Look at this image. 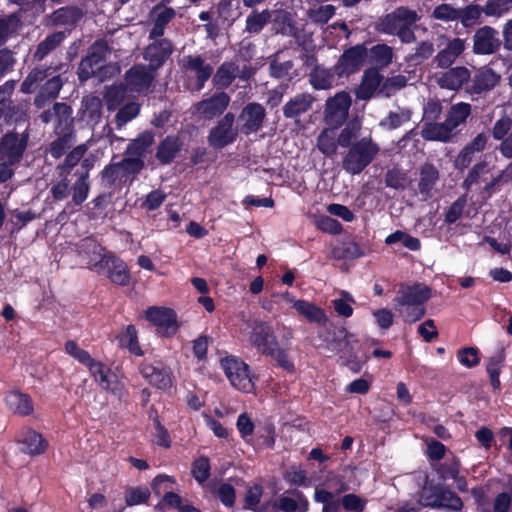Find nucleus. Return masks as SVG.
<instances>
[{
    "mask_svg": "<svg viewBox=\"0 0 512 512\" xmlns=\"http://www.w3.org/2000/svg\"><path fill=\"white\" fill-rule=\"evenodd\" d=\"M348 148L342 159V168L350 175L362 173L378 155L379 145L371 137H363Z\"/></svg>",
    "mask_w": 512,
    "mask_h": 512,
    "instance_id": "nucleus-1",
    "label": "nucleus"
},
{
    "mask_svg": "<svg viewBox=\"0 0 512 512\" xmlns=\"http://www.w3.org/2000/svg\"><path fill=\"white\" fill-rule=\"evenodd\" d=\"M221 367L234 388L245 393L254 392L256 378L248 364L237 357L227 356L221 360Z\"/></svg>",
    "mask_w": 512,
    "mask_h": 512,
    "instance_id": "nucleus-2",
    "label": "nucleus"
},
{
    "mask_svg": "<svg viewBox=\"0 0 512 512\" xmlns=\"http://www.w3.org/2000/svg\"><path fill=\"white\" fill-rule=\"evenodd\" d=\"M109 50L105 40H96L89 48L88 54L82 58L78 66V79L81 83L86 82L93 76H102L103 71L107 68L103 65L106 54Z\"/></svg>",
    "mask_w": 512,
    "mask_h": 512,
    "instance_id": "nucleus-3",
    "label": "nucleus"
},
{
    "mask_svg": "<svg viewBox=\"0 0 512 512\" xmlns=\"http://www.w3.org/2000/svg\"><path fill=\"white\" fill-rule=\"evenodd\" d=\"M76 252L85 267L97 273L107 270V263L114 254L90 237L76 244Z\"/></svg>",
    "mask_w": 512,
    "mask_h": 512,
    "instance_id": "nucleus-4",
    "label": "nucleus"
},
{
    "mask_svg": "<svg viewBox=\"0 0 512 512\" xmlns=\"http://www.w3.org/2000/svg\"><path fill=\"white\" fill-rule=\"evenodd\" d=\"M250 331H243L249 343L261 354L274 355L278 341L271 325L267 322L253 320L247 322Z\"/></svg>",
    "mask_w": 512,
    "mask_h": 512,
    "instance_id": "nucleus-5",
    "label": "nucleus"
},
{
    "mask_svg": "<svg viewBox=\"0 0 512 512\" xmlns=\"http://www.w3.org/2000/svg\"><path fill=\"white\" fill-rule=\"evenodd\" d=\"M352 104L351 96L346 91L337 92L328 97L324 108V122L330 130L339 129L348 119Z\"/></svg>",
    "mask_w": 512,
    "mask_h": 512,
    "instance_id": "nucleus-6",
    "label": "nucleus"
},
{
    "mask_svg": "<svg viewBox=\"0 0 512 512\" xmlns=\"http://www.w3.org/2000/svg\"><path fill=\"white\" fill-rule=\"evenodd\" d=\"M239 135V129L235 126V114L227 112L209 130L207 141L210 147L216 150L233 144Z\"/></svg>",
    "mask_w": 512,
    "mask_h": 512,
    "instance_id": "nucleus-7",
    "label": "nucleus"
},
{
    "mask_svg": "<svg viewBox=\"0 0 512 512\" xmlns=\"http://www.w3.org/2000/svg\"><path fill=\"white\" fill-rule=\"evenodd\" d=\"M367 43H359L343 50L336 64L339 78H349L358 73L367 63Z\"/></svg>",
    "mask_w": 512,
    "mask_h": 512,
    "instance_id": "nucleus-8",
    "label": "nucleus"
},
{
    "mask_svg": "<svg viewBox=\"0 0 512 512\" xmlns=\"http://www.w3.org/2000/svg\"><path fill=\"white\" fill-rule=\"evenodd\" d=\"M29 141L27 131L21 135L15 130L8 131L0 138V160L19 164L24 156Z\"/></svg>",
    "mask_w": 512,
    "mask_h": 512,
    "instance_id": "nucleus-9",
    "label": "nucleus"
},
{
    "mask_svg": "<svg viewBox=\"0 0 512 512\" xmlns=\"http://www.w3.org/2000/svg\"><path fill=\"white\" fill-rule=\"evenodd\" d=\"M419 19L420 16L415 10L400 6L383 16L377 23L376 29L387 35H395L403 24H415Z\"/></svg>",
    "mask_w": 512,
    "mask_h": 512,
    "instance_id": "nucleus-10",
    "label": "nucleus"
},
{
    "mask_svg": "<svg viewBox=\"0 0 512 512\" xmlns=\"http://www.w3.org/2000/svg\"><path fill=\"white\" fill-rule=\"evenodd\" d=\"M472 41V52L476 55H492L496 53L501 46L498 31L489 25H484L476 29Z\"/></svg>",
    "mask_w": 512,
    "mask_h": 512,
    "instance_id": "nucleus-11",
    "label": "nucleus"
},
{
    "mask_svg": "<svg viewBox=\"0 0 512 512\" xmlns=\"http://www.w3.org/2000/svg\"><path fill=\"white\" fill-rule=\"evenodd\" d=\"M439 179V170L432 163L425 162L420 166L416 188H414L420 200L427 201L434 196Z\"/></svg>",
    "mask_w": 512,
    "mask_h": 512,
    "instance_id": "nucleus-12",
    "label": "nucleus"
},
{
    "mask_svg": "<svg viewBox=\"0 0 512 512\" xmlns=\"http://www.w3.org/2000/svg\"><path fill=\"white\" fill-rule=\"evenodd\" d=\"M230 96L224 92H215L210 97L202 99L194 104L196 113L205 120L220 117L230 104Z\"/></svg>",
    "mask_w": 512,
    "mask_h": 512,
    "instance_id": "nucleus-13",
    "label": "nucleus"
},
{
    "mask_svg": "<svg viewBox=\"0 0 512 512\" xmlns=\"http://www.w3.org/2000/svg\"><path fill=\"white\" fill-rule=\"evenodd\" d=\"M156 74L148 65L135 64L125 72L124 79L130 91L142 93L152 86Z\"/></svg>",
    "mask_w": 512,
    "mask_h": 512,
    "instance_id": "nucleus-14",
    "label": "nucleus"
},
{
    "mask_svg": "<svg viewBox=\"0 0 512 512\" xmlns=\"http://www.w3.org/2000/svg\"><path fill=\"white\" fill-rule=\"evenodd\" d=\"M174 50L170 39L161 38L150 43L144 50L143 58L152 71H158L170 58Z\"/></svg>",
    "mask_w": 512,
    "mask_h": 512,
    "instance_id": "nucleus-15",
    "label": "nucleus"
},
{
    "mask_svg": "<svg viewBox=\"0 0 512 512\" xmlns=\"http://www.w3.org/2000/svg\"><path fill=\"white\" fill-rule=\"evenodd\" d=\"M431 289L422 284L416 283L413 285L401 284L396 297L394 298V305H424L431 298Z\"/></svg>",
    "mask_w": 512,
    "mask_h": 512,
    "instance_id": "nucleus-16",
    "label": "nucleus"
},
{
    "mask_svg": "<svg viewBox=\"0 0 512 512\" xmlns=\"http://www.w3.org/2000/svg\"><path fill=\"white\" fill-rule=\"evenodd\" d=\"M149 322L154 324L164 336L176 333L178 329L177 317L172 309L165 307H150L145 312Z\"/></svg>",
    "mask_w": 512,
    "mask_h": 512,
    "instance_id": "nucleus-17",
    "label": "nucleus"
},
{
    "mask_svg": "<svg viewBox=\"0 0 512 512\" xmlns=\"http://www.w3.org/2000/svg\"><path fill=\"white\" fill-rule=\"evenodd\" d=\"M466 50V40L459 37L447 38L446 45L433 58L437 68L448 69Z\"/></svg>",
    "mask_w": 512,
    "mask_h": 512,
    "instance_id": "nucleus-18",
    "label": "nucleus"
},
{
    "mask_svg": "<svg viewBox=\"0 0 512 512\" xmlns=\"http://www.w3.org/2000/svg\"><path fill=\"white\" fill-rule=\"evenodd\" d=\"M266 118L265 108L258 102H250L243 107L239 119L243 122L241 131L245 135L258 132Z\"/></svg>",
    "mask_w": 512,
    "mask_h": 512,
    "instance_id": "nucleus-19",
    "label": "nucleus"
},
{
    "mask_svg": "<svg viewBox=\"0 0 512 512\" xmlns=\"http://www.w3.org/2000/svg\"><path fill=\"white\" fill-rule=\"evenodd\" d=\"M91 376L98 385L115 395L121 396L124 391V384L118 379L110 368L106 367L102 362L96 361L89 368Z\"/></svg>",
    "mask_w": 512,
    "mask_h": 512,
    "instance_id": "nucleus-20",
    "label": "nucleus"
},
{
    "mask_svg": "<svg viewBox=\"0 0 512 512\" xmlns=\"http://www.w3.org/2000/svg\"><path fill=\"white\" fill-rule=\"evenodd\" d=\"M341 79L338 76L336 64L326 67L316 63L308 74L309 83L315 90H329L337 86Z\"/></svg>",
    "mask_w": 512,
    "mask_h": 512,
    "instance_id": "nucleus-21",
    "label": "nucleus"
},
{
    "mask_svg": "<svg viewBox=\"0 0 512 512\" xmlns=\"http://www.w3.org/2000/svg\"><path fill=\"white\" fill-rule=\"evenodd\" d=\"M184 142L178 135H167L156 147L154 158L159 166H167L174 162L183 148Z\"/></svg>",
    "mask_w": 512,
    "mask_h": 512,
    "instance_id": "nucleus-22",
    "label": "nucleus"
},
{
    "mask_svg": "<svg viewBox=\"0 0 512 512\" xmlns=\"http://www.w3.org/2000/svg\"><path fill=\"white\" fill-rule=\"evenodd\" d=\"M491 135L495 140L502 141L499 147L501 154L505 158H512V110L496 120Z\"/></svg>",
    "mask_w": 512,
    "mask_h": 512,
    "instance_id": "nucleus-23",
    "label": "nucleus"
},
{
    "mask_svg": "<svg viewBox=\"0 0 512 512\" xmlns=\"http://www.w3.org/2000/svg\"><path fill=\"white\" fill-rule=\"evenodd\" d=\"M62 64L55 66L37 65L22 81L20 91L24 94H32L54 73L60 71Z\"/></svg>",
    "mask_w": 512,
    "mask_h": 512,
    "instance_id": "nucleus-24",
    "label": "nucleus"
},
{
    "mask_svg": "<svg viewBox=\"0 0 512 512\" xmlns=\"http://www.w3.org/2000/svg\"><path fill=\"white\" fill-rule=\"evenodd\" d=\"M27 110L10 98L0 99V131L3 126L20 125L28 122Z\"/></svg>",
    "mask_w": 512,
    "mask_h": 512,
    "instance_id": "nucleus-25",
    "label": "nucleus"
},
{
    "mask_svg": "<svg viewBox=\"0 0 512 512\" xmlns=\"http://www.w3.org/2000/svg\"><path fill=\"white\" fill-rule=\"evenodd\" d=\"M486 17H496V15L488 12L487 2L484 6L470 3L464 7H460L458 21L467 32H470L475 29V27L480 26L485 21Z\"/></svg>",
    "mask_w": 512,
    "mask_h": 512,
    "instance_id": "nucleus-26",
    "label": "nucleus"
},
{
    "mask_svg": "<svg viewBox=\"0 0 512 512\" xmlns=\"http://www.w3.org/2000/svg\"><path fill=\"white\" fill-rule=\"evenodd\" d=\"M383 84V76L377 68H367L364 70L360 84L355 88L354 94L358 100H370L376 91Z\"/></svg>",
    "mask_w": 512,
    "mask_h": 512,
    "instance_id": "nucleus-27",
    "label": "nucleus"
},
{
    "mask_svg": "<svg viewBox=\"0 0 512 512\" xmlns=\"http://www.w3.org/2000/svg\"><path fill=\"white\" fill-rule=\"evenodd\" d=\"M421 136L427 141L450 143L453 142L456 132L451 129L445 120L443 122H424L421 127Z\"/></svg>",
    "mask_w": 512,
    "mask_h": 512,
    "instance_id": "nucleus-28",
    "label": "nucleus"
},
{
    "mask_svg": "<svg viewBox=\"0 0 512 512\" xmlns=\"http://www.w3.org/2000/svg\"><path fill=\"white\" fill-rule=\"evenodd\" d=\"M500 77L491 68H483L478 70L471 83L467 86L470 94H481L492 90L499 82Z\"/></svg>",
    "mask_w": 512,
    "mask_h": 512,
    "instance_id": "nucleus-29",
    "label": "nucleus"
},
{
    "mask_svg": "<svg viewBox=\"0 0 512 512\" xmlns=\"http://www.w3.org/2000/svg\"><path fill=\"white\" fill-rule=\"evenodd\" d=\"M182 67L185 70L193 71L196 75L197 87L202 89L213 73V67L206 64L202 56L187 55L183 58Z\"/></svg>",
    "mask_w": 512,
    "mask_h": 512,
    "instance_id": "nucleus-30",
    "label": "nucleus"
},
{
    "mask_svg": "<svg viewBox=\"0 0 512 512\" xmlns=\"http://www.w3.org/2000/svg\"><path fill=\"white\" fill-rule=\"evenodd\" d=\"M470 71L465 66L450 67L438 80L441 88L458 90L470 80Z\"/></svg>",
    "mask_w": 512,
    "mask_h": 512,
    "instance_id": "nucleus-31",
    "label": "nucleus"
},
{
    "mask_svg": "<svg viewBox=\"0 0 512 512\" xmlns=\"http://www.w3.org/2000/svg\"><path fill=\"white\" fill-rule=\"evenodd\" d=\"M315 98L309 93H299L283 106V115L287 119L297 118L312 108Z\"/></svg>",
    "mask_w": 512,
    "mask_h": 512,
    "instance_id": "nucleus-32",
    "label": "nucleus"
},
{
    "mask_svg": "<svg viewBox=\"0 0 512 512\" xmlns=\"http://www.w3.org/2000/svg\"><path fill=\"white\" fill-rule=\"evenodd\" d=\"M140 372L149 384L157 389L165 390L172 385L169 372L160 366L145 363L141 366Z\"/></svg>",
    "mask_w": 512,
    "mask_h": 512,
    "instance_id": "nucleus-33",
    "label": "nucleus"
},
{
    "mask_svg": "<svg viewBox=\"0 0 512 512\" xmlns=\"http://www.w3.org/2000/svg\"><path fill=\"white\" fill-rule=\"evenodd\" d=\"M83 17V11L77 6H64L56 9L48 16L53 26L75 25Z\"/></svg>",
    "mask_w": 512,
    "mask_h": 512,
    "instance_id": "nucleus-34",
    "label": "nucleus"
},
{
    "mask_svg": "<svg viewBox=\"0 0 512 512\" xmlns=\"http://www.w3.org/2000/svg\"><path fill=\"white\" fill-rule=\"evenodd\" d=\"M393 49L385 43H378L368 48L367 62L372 65L371 68H377L378 71L388 67L393 61Z\"/></svg>",
    "mask_w": 512,
    "mask_h": 512,
    "instance_id": "nucleus-35",
    "label": "nucleus"
},
{
    "mask_svg": "<svg viewBox=\"0 0 512 512\" xmlns=\"http://www.w3.org/2000/svg\"><path fill=\"white\" fill-rule=\"evenodd\" d=\"M21 450L30 455L41 454L47 447L46 441L36 431L25 429L18 438Z\"/></svg>",
    "mask_w": 512,
    "mask_h": 512,
    "instance_id": "nucleus-36",
    "label": "nucleus"
},
{
    "mask_svg": "<svg viewBox=\"0 0 512 512\" xmlns=\"http://www.w3.org/2000/svg\"><path fill=\"white\" fill-rule=\"evenodd\" d=\"M67 35L64 31H56L48 34L36 47L32 58L36 62L42 61L52 51H54L66 39Z\"/></svg>",
    "mask_w": 512,
    "mask_h": 512,
    "instance_id": "nucleus-37",
    "label": "nucleus"
},
{
    "mask_svg": "<svg viewBox=\"0 0 512 512\" xmlns=\"http://www.w3.org/2000/svg\"><path fill=\"white\" fill-rule=\"evenodd\" d=\"M98 274L107 275L110 280L117 285H127L130 281V275L126 264L115 254H113L109 259L107 263V270L99 272Z\"/></svg>",
    "mask_w": 512,
    "mask_h": 512,
    "instance_id": "nucleus-38",
    "label": "nucleus"
},
{
    "mask_svg": "<svg viewBox=\"0 0 512 512\" xmlns=\"http://www.w3.org/2000/svg\"><path fill=\"white\" fill-rule=\"evenodd\" d=\"M238 72L239 66L235 62H223L212 78L213 85L218 89L228 88L237 78Z\"/></svg>",
    "mask_w": 512,
    "mask_h": 512,
    "instance_id": "nucleus-39",
    "label": "nucleus"
},
{
    "mask_svg": "<svg viewBox=\"0 0 512 512\" xmlns=\"http://www.w3.org/2000/svg\"><path fill=\"white\" fill-rule=\"evenodd\" d=\"M155 142V133L151 130H145L135 139L131 140L126 148V154L129 156L139 157L143 159Z\"/></svg>",
    "mask_w": 512,
    "mask_h": 512,
    "instance_id": "nucleus-40",
    "label": "nucleus"
},
{
    "mask_svg": "<svg viewBox=\"0 0 512 512\" xmlns=\"http://www.w3.org/2000/svg\"><path fill=\"white\" fill-rule=\"evenodd\" d=\"M471 113V104L466 102H458L450 106L447 111L445 121L455 132L459 126L464 125L467 122V119L470 117Z\"/></svg>",
    "mask_w": 512,
    "mask_h": 512,
    "instance_id": "nucleus-41",
    "label": "nucleus"
},
{
    "mask_svg": "<svg viewBox=\"0 0 512 512\" xmlns=\"http://www.w3.org/2000/svg\"><path fill=\"white\" fill-rule=\"evenodd\" d=\"M5 403L11 411L20 415H30L33 412L31 398L19 391L8 393L5 397Z\"/></svg>",
    "mask_w": 512,
    "mask_h": 512,
    "instance_id": "nucleus-42",
    "label": "nucleus"
},
{
    "mask_svg": "<svg viewBox=\"0 0 512 512\" xmlns=\"http://www.w3.org/2000/svg\"><path fill=\"white\" fill-rule=\"evenodd\" d=\"M55 132L58 137L51 142L49 152L53 158L59 159L70 149L72 145L73 130L60 129V131Z\"/></svg>",
    "mask_w": 512,
    "mask_h": 512,
    "instance_id": "nucleus-43",
    "label": "nucleus"
},
{
    "mask_svg": "<svg viewBox=\"0 0 512 512\" xmlns=\"http://www.w3.org/2000/svg\"><path fill=\"white\" fill-rule=\"evenodd\" d=\"M271 13L268 9L259 12L252 10L245 22V31L250 34H258L270 22Z\"/></svg>",
    "mask_w": 512,
    "mask_h": 512,
    "instance_id": "nucleus-44",
    "label": "nucleus"
},
{
    "mask_svg": "<svg viewBox=\"0 0 512 512\" xmlns=\"http://www.w3.org/2000/svg\"><path fill=\"white\" fill-rule=\"evenodd\" d=\"M294 308L300 315L307 318L311 322H326V315L324 311L311 302L305 300H296L294 301Z\"/></svg>",
    "mask_w": 512,
    "mask_h": 512,
    "instance_id": "nucleus-45",
    "label": "nucleus"
},
{
    "mask_svg": "<svg viewBox=\"0 0 512 512\" xmlns=\"http://www.w3.org/2000/svg\"><path fill=\"white\" fill-rule=\"evenodd\" d=\"M345 127L341 130L337 138V143L341 147H349L352 141L355 140L361 130L362 123L358 117L352 118L345 123Z\"/></svg>",
    "mask_w": 512,
    "mask_h": 512,
    "instance_id": "nucleus-46",
    "label": "nucleus"
},
{
    "mask_svg": "<svg viewBox=\"0 0 512 512\" xmlns=\"http://www.w3.org/2000/svg\"><path fill=\"white\" fill-rule=\"evenodd\" d=\"M62 87L63 81L61 76L59 74H52L39 88L35 102L38 104L40 98L50 100L57 98Z\"/></svg>",
    "mask_w": 512,
    "mask_h": 512,
    "instance_id": "nucleus-47",
    "label": "nucleus"
},
{
    "mask_svg": "<svg viewBox=\"0 0 512 512\" xmlns=\"http://www.w3.org/2000/svg\"><path fill=\"white\" fill-rule=\"evenodd\" d=\"M384 182L386 187L401 191L405 190L411 183L408 174L404 170L396 167L386 171Z\"/></svg>",
    "mask_w": 512,
    "mask_h": 512,
    "instance_id": "nucleus-48",
    "label": "nucleus"
},
{
    "mask_svg": "<svg viewBox=\"0 0 512 512\" xmlns=\"http://www.w3.org/2000/svg\"><path fill=\"white\" fill-rule=\"evenodd\" d=\"M434 45L429 40H423L418 43L414 52H411L405 56V61L412 65H420L428 60L434 53Z\"/></svg>",
    "mask_w": 512,
    "mask_h": 512,
    "instance_id": "nucleus-49",
    "label": "nucleus"
},
{
    "mask_svg": "<svg viewBox=\"0 0 512 512\" xmlns=\"http://www.w3.org/2000/svg\"><path fill=\"white\" fill-rule=\"evenodd\" d=\"M278 507L284 512H306L308 510V501L300 493L293 496H282L278 500Z\"/></svg>",
    "mask_w": 512,
    "mask_h": 512,
    "instance_id": "nucleus-50",
    "label": "nucleus"
},
{
    "mask_svg": "<svg viewBox=\"0 0 512 512\" xmlns=\"http://www.w3.org/2000/svg\"><path fill=\"white\" fill-rule=\"evenodd\" d=\"M53 113L55 114V120H57L55 131H60V129L73 130L72 108L70 105L56 102L54 103Z\"/></svg>",
    "mask_w": 512,
    "mask_h": 512,
    "instance_id": "nucleus-51",
    "label": "nucleus"
},
{
    "mask_svg": "<svg viewBox=\"0 0 512 512\" xmlns=\"http://www.w3.org/2000/svg\"><path fill=\"white\" fill-rule=\"evenodd\" d=\"M410 119L411 112L408 109H401L399 112L390 111L388 115L380 121L379 126L386 130H395L404 123L409 122Z\"/></svg>",
    "mask_w": 512,
    "mask_h": 512,
    "instance_id": "nucleus-52",
    "label": "nucleus"
},
{
    "mask_svg": "<svg viewBox=\"0 0 512 512\" xmlns=\"http://www.w3.org/2000/svg\"><path fill=\"white\" fill-rule=\"evenodd\" d=\"M87 151L85 145H78L73 148L65 157L64 162L58 166L60 175H69L72 169L80 162Z\"/></svg>",
    "mask_w": 512,
    "mask_h": 512,
    "instance_id": "nucleus-53",
    "label": "nucleus"
},
{
    "mask_svg": "<svg viewBox=\"0 0 512 512\" xmlns=\"http://www.w3.org/2000/svg\"><path fill=\"white\" fill-rule=\"evenodd\" d=\"M395 310L406 323H415L426 314L424 305H395Z\"/></svg>",
    "mask_w": 512,
    "mask_h": 512,
    "instance_id": "nucleus-54",
    "label": "nucleus"
},
{
    "mask_svg": "<svg viewBox=\"0 0 512 512\" xmlns=\"http://www.w3.org/2000/svg\"><path fill=\"white\" fill-rule=\"evenodd\" d=\"M112 200V193H101L87 204V214L90 219H97L104 214L105 209Z\"/></svg>",
    "mask_w": 512,
    "mask_h": 512,
    "instance_id": "nucleus-55",
    "label": "nucleus"
},
{
    "mask_svg": "<svg viewBox=\"0 0 512 512\" xmlns=\"http://www.w3.org/2000/svg\"><path fill=\"white\" fill-rule=\"evenodd\" d=\"M117 164L119 165L124 180H127L131 175L139 174L145 167L143 159L129 155L124 157L120 162H117Z\"/></svg>",
    "mask_w": 512,
    "mask_h": 512,
    "instance_id": "nucleus-56",
    "label": "nucleus"
},
{
    "mask_svg": "<svg viewBox=\"0 0 512 512\" xmlns=\"http://www.w3.org/2000/svg\"><path fill=\"white\" fill-rule=\"evenodd\" d=\"M120 343L126 347L132 354L141 356L143 354L142 349L138 343L137 330L135 326L129 325L120 335Z\"/></svg>",
    "mask_w": 512,
    "mask_h": 512,
    "instance_id": "nucleus-57",
    "label": "nucleus"
},
{
    "mask_svg": "<svg viewBox=\"0 0 512 512\" xmlns=\"http://www.w3.org/2000/svg\"><path fill=\"white\" fill-rule=\"evenodd\" d=\"M90 189L89 178H87V173L84 175H79L73 186L71 187L72 191V201L76 205H81L88 196Z\"/></svg>",
    "mask_w": 512,
    "mask_h": 512,
    "instance_id": "nucleus-58",
    "label": "nucleus"
},
{
    "mask_svg": "<svg viewBox=\"0 0 512 512\" xmlns=\"http://www.w3.org/2000/svg\"><path fill=\"white\" fill-rule=\"evenodd\" d=\"M338 146L337 139L328 133V129H324L317 138V148L326 157L334 156Z\"/></svg>",
    "mask_w": 512,
    "mask_h": 512,
    "instance_id": "nucleus-59",
    "label": "nucleus"
},
{
    "mask_svg": "<svg viewBox=\"0 0 512 512\" xmlns=\"http://www.w3.org/2000/svg\"><path fill=\"white\" fill-rule=\"evenodd\" d=\"M149 497L150 491L145 486L128 487L124 494L125 502L128 506L143 504Z\"/></svg>",
    "mask_w": 512,
    "mask_h": 512,
    "instance_id": "nucleus-60",
    "label": "nucleus"
},
{
    "mask_svg": "<svg viewBox=\"0 0 512 512\" xmlns=\"http://www.w3.org/2000/svg\"><path fill=\"white\" fill-rule=\"evenodd\" d=\"M126 90L123 84L113 85L107 88L104 100L109 110L116 109L124 101Z\"/></svg>",
    "mask_w": 512,
    "mask_h": 512,
    "instance_id": "nucleus-61",
    "label": "nucleus"
},
{
    "mask_svg": "<svg viewBox=\"0 0 512 512\" xmlns=\"http://www.w3.org/2000/svg\"><path fill=\"white\" fill-rule=\"evenodd\" d=\"M489 173V164L487 161L477 162L468 172V175L463 181V188L469 190L474 184H477L481 177Z\"/></svg>",
    "mask_w": 512,
    "mask_h": 512,
    "instance_id": "nucleus-62",
    "label": "nucleus"
},
{
    "mask_svg": "<svg viewBox=\"0 0 512 512\" xmlns=\"http://www.w3.org/2000/svg\"><path fill=\"white\" fill-rule=\"evenodd\" d=\"M408 78L405 75L398 74L388 77L380 88V93L386 97L396 93V91L407 86Z\"/></svg>",
    "mask_w": 512,
    "mask_h": 512,
    "instance_id": "nucleus-63",
    "label": "nucleus"
},
{
    "mask_svg": "<svg viewBox=\"0 0 512 512\" xmlns=\"http://www.w3.org/2000/svg\"><path fill=\"white\" fill-rule=\"evenodd\" d=\"M140 112V106L139 104L135 102H129L126 103L124 106H122L116 116L115 121L118 127H121L128 122H130L132 119H134Z\"/></svg>",
    "mask_w": 512,
    "mask_h": 512,
    "instance_id": "nucleus-64",
    "label": "nucleus"
}]
</instances>
